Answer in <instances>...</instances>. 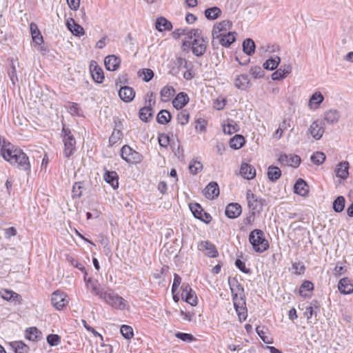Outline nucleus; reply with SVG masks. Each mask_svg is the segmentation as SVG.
Masks as SVG:
<instances>
[{"label": "nucleus", "instance_id": "nucleus-32", "mask_svg": "<svg viewBox=\"0 0 353 353\" xmlns=\"http://www.w3.org/2000/svg\"><path fill=\"white\" fill-rule=\"evenodd\" d=\"M189 101V97L186 94L181 92L173 99V106L176 109H181Z\"/></svg>", "mask_w": 353, "mask_h": 353}, {"label": "nucleus", "instance_id": "nucleus-36", "mask_svg": "<svg viewBox=\"0 0 353 353\" xmlns=\"http://www.w3.org/2000/svg\"><path fill=\"white\" fill-rule=\"evenodd\" d=\"M156 28L159 32L165 30H171L172 28V23L164 17H159L156 21Z\"/></svg>", "mask_w": 353, "mask_h": 353}, {"label": "nucleus", "instance_id": "nucleus-20", "mask_svg": "<svg viewBox=\"0 0 353 353\" xmlns=\"http://www.w3.org/2000/svg\"><path fill=\"white\" fill-rule=\"evenodd\" d=\"M240 174L245 179L251 180L256 176L255 168L246 163H242L240 168Z\"/></svg>", "mask_w": 353, "mask_h": 353}, {"label": "nucleus", "instance_id": "nucleus-60", "mask_svg": "<svg viewBox=\"0 0 353 353\" xmlns=\"http://www.w3.org/2000/svg\"><path fill=\"white\" fill-rule=\"evenodd\" d=\"M250 74L254 79H259L263 77V71L260 66L251 68Z\"/></svg>", "mask_w": 353, "mask_h": 353}, {"label": "nucleus", "instance_id": "nucleus-47", "mask_svg": "<svg viewBox=\"0 0 353 353\" xmlns=\"http://www.w3.org/2000/svg\"><path fill=\"white\" fill-rule=\"evenodd\" d=\"M325 158V154L323 152H315L311 155L310 160L314 164L319 165L324 163Z\"/></svg>", "mask_w": 353, "mask_h": 353}, {"label": "nucleus", "instance_id": "nucleus-48", "mask_svg": "<svg viewBox=\"0 0 353 353\" xmlns=\"http://www.w3.org/2000/svg\"><path fill=\"white\" fill-rule=\"evenodd\" d=\"M152 116V109L150 106H145L139 110V118L144 122H148Z\"/></svg>", "mask_w": 353, "mask_h": 353}, {"label": "nucleus", "instance_id": "nucleus-41", "mask_svg": "<svg viewBox=\"0 0 353 353\" xmlns=\"http://www.w3.org/2000/svg\"><path fill=\"white\" fill-rule=\"evenodd\" d=\"M41 334V332L35 327H29L26 330V338L30 341H37Z\"/></svg>", "mask_w": 353, "mask_h": 353}, {"label": "nucleus", "instance_id": "nucleus-12", "mask_svg": "<svg viewBox=\"0 0 353 353\" xmlns=\"http://www.w3.org/2000/svg\"><path fill=\"white\" fill-rule=\"evenodd\" d=\"M198 249L209 257L214 258L218 256V251L215 245L208 241L200 242L198 245Z\"/></svg>", "mask_w": 353, "mask_h": 353}, {"label": "nucleus", "instance_id": "nucleus-49", "mask_svg": "<svg viewBox=\"0 0 353 353\" xmlns=\"http://www.w3.org/2000/svg\"><path fill=\"white\" fill-rule=\"evenodd\" d=\"M345 198L342 196H338L333 202V209L336 212H341L345 208Z\"/></svg>", "mask_w": 353, "mask_h": 353}, {"label": "nucleus", "instance_id": "nucleus-28", "mask_svg": "<svg viewBox=\"0 0 353 353\" xmlns=\"http://www.w3.org/2000/svg\"><path fill=\"white\" fill-rule=\"evenodd\" d=\"M223 130L225 134H232L239 130V126L232 119H227L222 123Z\"/></svg>", "mask_w": 353, "mask_h": 353}, {"label": "nucleus", "instance_id": "nucleus-13", "mask_svg": "<svg viewBox=\"0 0 353 353\" xmlns=\"http://www.w3.org/2000/svg\"><path fill=\"white\" fill-rule=\"evenodd\" d=\"M341 119L340 112L334 108L325 110L323 112V121L330 125L336 124Z\"/></svg>", "mask_w": 353, "mask_h": 353}, {"label": "nucleus", "instance_id": "nucleus-19", "mask_svg": "<svg viewBox=\"0 0 353 353\" xmlns=\"http://www.w3.org/2000/svg\"><path fill=\"white\" fill-rule=\"evenodd\" d=\"M121 63L119 57L112 54L105 57L104 59V64L105 68L109 71H115L118 70Z\"/></svg>", "mask_w": 353, "mask_h": 353}, {"label": "nucleus", "instance_id": "nucleus-7", "mask_svg": "<svg viewBox=\"0 0 353 353\" xmlns=\"http://www.w3.org/2000/svg\"><path fill=\"white\" fill-rule=\"evenodd\" d=\"M324 132V123L319 119L312 121L307 130V134L310 135L316 141L320 140Z\"/></svg>", "mask_w": 353, "mask_h": 353}, {"label": "nucleus", "instance_id": "nucleus-25", "mask_svg": "<svg viewBox=\"0 0 353 353\" xmlns=\"http://www.w3.org/2000/svg\"><path fill=\"white\" fill-rule=\"evenodd\" d=\"M294 192L301 196H307L309 192L307 183L303 179H299L294 185Z\"/></svg>", "mask_w": 353, "mask_h": 353}, {"label": "nucleus", "instance_id": "nucleus-57", "mask_svg": "<svg viewBox=\"0 0 353 353\" xmlns=\"http://www.w3.org/2000/svg\"><path fill=\"white\" fill-rule=\"evenodd\" d=\"M83 188L81 183L77 182L72 187V197L79 198L82 194V189Z\"/></svg>", "mask_w": 353, "mask_h": 353}, {"label": "nucleus", "instance_id": "nucleus-23", "mask_svg": "<svg viewBox=\"0 0 353 353\" xmlns=\"http://www.w3.org/2000/svg\"><path fill=\"white\" fill-rule=\"evenodd\" d=\"M292 72V65L290 64L284 65L272 74V79L274 81H279L284 79Z\"/></svg>", "mask_w": 353, "mask_h": 353}, {"label": "nucleus", "instance_id": "nucleus-34", "mask_svg": "<svg viewBox=\"0 0 353 353\" xmlns=\"http://www.w3.org/2000/svg\"><path fill=\"white\" fill-rule=\"evenodd\" d=\"M221 10L217 6L209 8L204 12L205 17L208 20H215L218 19L221 15Z\"/></svg>", "mask_w": 353, "mask_h": 353}, {"label": "nucleus", "instance_id": "nucleus-53", "mask_svg": "<svg viewBox=\"0 0 353 353\" xmlns=\"http://www.w3.org/2000/svg\"><path fill=\"white\" fill-rule=\"evenodd\" d=\"M139 76L143 77L145 82L150 81L154 77V72L151 69L144 68L139 72Z\"/></svg>", "mask_w": 353, "mask_h": 353}, {"label": "nucleus", "instance_id": "nucleus-8", "mask_svg": "<svg viewBox=\"0 0 353 353\" xmlns=\"http://www.w3.org/2000/svg\"><path fill=\"white\" fill-rule=\"evenodd\" d=\"M232 23L230 20H223L214 25L212 35L213 39H219L232 28Z\"/></svg>", "mask_w": 353, "mask_h": 353}, {"label": "nucleus", "instance_id": "nucleus-21", "mask_svg": "<svg viewBox=\"0 0 353 353\" xmlns=\"http://www.w3.org/2000/svg\"><path fill=\"white\" fill-rule=\"evenodd\" d=\"M203 194L209 199H214L219 195V188L216 182H210L204 189Z\"/></svg>", "mask_w": 353, "mask_h": 353}, {"label": "nucleus", "instance_id": "nucleus-3", "mask_svg": "<svg viewBox=\"0 0 353 353\" xmlns=\"http://www.w3.org/2000/svg\"><path fill=\"white\" fill-rule=\"evenodd\" d=\"M101 299H103L107 304L117 310L128 309V301L112 290H106Z\"/></svg>", "mask_w": 353, "mask_h": 353}, {"label": "nucleus", "instance_id": "nucleus-58", "mask_svg": "<svg viewBox=\"0 0 353 353\" xmlns=\"http://www.w3.org/2000/svg\"><path fill=\"white\" fill-rule=\"evenodd\" d=\"M47 342L50 346H57L61 342V338L57 334H49L47 336Z\"/></svg>", "mask_w": 353, "mask_h": 353}, {"label": "nucleus", "instance_id": "nucleus-16", "mask_svg": "<svg viewBox=\"0 0 353 353\" xmlns=\"http://www.w3.org/2000/svg\"><path fill=\"white\" fill-rule=\"evenodd\" d=\"M350 163L343 161L338 163L334 169V172L338 178L345 180L349 176Z\"/></svg>", "mask_w": 353, "mask_h": 353}, {"label": "nucleus", "instance_id": "nucleus-31", "mask_svg": "<svg viewBox=\"0 0 353 353\" xmlns=\"http://www.w3.org/2000/svg\"><path fill=\"white\" fill-rule=\"evenodd\" d=\"M66 25H67L68 30L74 36H81V35H83L85 33L83 27L81 26L76 23L73 19H70V20H68Z\"/></svg>", "mask_w": 353, "mask_h": 353}, {"label": "nucleus", "instance_id": "nucleus-35", "mask_svg": "<svg viewBox=\"0 0 353 353\" xmlns=\"http://www.w3.org/2000/svg\"><path fill=\"white\" fill-rule=\"evenodd\" d=\"M104 179L108 183L110 184L114 189L118 188V175L116 172H106L104 174Z\"/></svg>", "mask_w": 353, "mask_h": 353}, {"label": "nucleus", "instance_id": "nucleus-11", "mask_svg": "<svg viewBox=\"0 0 353 353\" xmlns=\"http://www.w3.org/2000/svg\"><path fill=\"white\" fill-rule=\"evenodd\" d=\"M246 198L248 206L252 211L253 214L262 210L263 203L261 199H259L250 190L247 191Z\"/></svg>", "mask_w": 353, "mask_h": 353}, {"label": "nucleus", "instance_id": "nucleus-44", "mask_svg": "<svg viewBox=\"0 0 353 353\" xmlns=\"http://www.w3.org/2000/svg\"><path fill=\"white\" fill-rule=\"evenodd\" d=\"M245 143V139L242 135L236 134L230 141V146L233 149H239Z\"/></svg>", "mask_w": 353, "mask_h": 353}, {"label": "nucleus", "instance_id": "nucleus-63", "mask_svg": "<svg viewBox=\"0 0 353 353\" xmlns=\"http://www.w3.org/2000/svg\"><path fill=\"white\" fill-rule=\"evenodd\" d=\"M176 337L183 341H192L194 339V336L192 334L181 332H177Z\"/></svg>", "mask_w": 353, "mask_h": 353}, {"label": "nucleus", "instance_id": "nucleus-37", "mask_svg": "<svg viewBox=\"0 0 353 353\" xmlns=\"http://www.w3.org/2000/svg\"><path fill=\"white\" fill-rule=\"evenodd\" d=\"M280 61V57L279 56L274 55L268 59L263 63V66L266 70H273L278 67Z\"/></svg>", "mask_w": 353, "mask_h": 353}, {"label": "nucleus", "instance_id": "nucleus-6", "mask_svg": "<svg viewBox=\"0 0 353 353\" xmlns=\"http://www.w3.org/2000/svg\"><path fill=\"white\" fill-rule=\"evenodd\" d=\"M121 155L122 159L129 163L136 164L141 161V155L126 145L121 148Z\"/></svg>", "mask_w": 353, "mask_h": 353}, {"label": "nucleus", "instance_id": "nucleus-5", "mask_svg": "<svg viewBox=\"0 0 353 353\" xmlns=\"http://www.w3.org/2000/svg\"><path fill=\"white\" fill-rule=\"evenodd\" d=\"M63 141L64 143L63 154L65 157H70L76 150V141L69 129H62Z\"/></svg>", "mask_w": 353, "mask_h": 353}, {"label": "nucleus", "instance_id": "nucleus-55", "mask_svg": "<svg viewBox=\"0 0 353 353\" xmlns=\"http://www.w3.org/2000/svg\"><path fill=\"white\" fill-rule=\"evenodd\" d=\"M190 32V29H188V28H179V29L175 30L172 32V36L175 39H178V38H179L181 36H184L185 37H184L183 39H186L187 37H188V34Z\"/></svg>", "mask_w": 353, "mask_h": 353}, {"label": "nucleus", "instance_id": "nucleus-42", "mask_svg": "<svg viewBox=\"0 0 353 353\" xmlns=\"http://www.w3.org/2000/svg\"><path fill=\"white\" fill-rule=\"evenodd\" d=\"M10 70L8 72V75L13 85H14L18 81V78L17 76V67L19 63L17 61H14L12 58L10 59Z\"/></svg>", "mask_w": 353, "mask_h": 353}, {"label": "nucleus", "instance_id": "nucleus-52", "mask_svg": "<svg viewBox=\"0 0 353 353\" xmlns=\"http://www.w3.org/2000/svg\"><path fill=\"white\" fill-rule=\"evenodd\" d=\"M190 209L192 211L195 218L199 219L202 217L203 210L201 206L198 203L190 204Z\"/></svg>", "mask_w": 353, "mask_h": 353}, {"label": "nucleus", "instance_id": "nucleus-43", "mask_svg": "<svg viewBox=\"0 0 353 353\" xmlns=\"http://www.w3.org/2000/svg\"><path fill=\"white\" fill-rule=\"evenodd\" d=\"M243 52L249 56L253 54L255 52V43L254 41L251 39H245L243 43Z\"/></svg>", "mask_w": 353, "mask_h": 353}, {"label": "nucleus", "instance_id": "nucleus-46", "mask_svg": "<svg viewBox=\"0 0 353 353\" xmlns=\"http://www.w3.org/2000/svg\"><path fill=\"white\" fill-rule=\"evenodd\" d=\"M171 119L170 113L166 110H161L157 117V121L160 124H166Z\"/></svg>", "mask_w": 353, "mask_h": 353}, {"label": "nucleus", "instance_id": "nucleus-50", "mask_svg": "<svg viewBox=\"0 0 353 353\" xmlns=\"http://www.w3.org/2000/svg\"><path fill=\"white\" fill-rule=\"evenodd\" d=\"M313 283L309 281H305L300 287L299 294L301 296H307V292L312 290Z\"/></svg>", "mask_w": 353, "mask_h": 353}, {"label": "nucleus", "instance_id": "nucleus-22", "mask_svg": "<svg viewBox=\"0 0 353 353\" xmlns=\"http://www.w3.org/2000/svg\"><path fill=\"white\" fill-rule=\"evenodd\" d=\"M120 99L125 102H130L135 96V92L132 88L129 86L121 87L119 91Z\"/></svg>", "mask_w": 353, "mask_h": 353}, {"label": "nucleus", "instance_id": "nucleus-51", "mask_svg": "<svg viewBox=\"0 0 353 353\" xmlns=\"http://www.w3.org/2000/svg\"><path fill=\"white\" fill-rule=\"evenodd\" d=\"M120 332L123 336L126 339H130L134 336L133 329L129 325H123L121 327Z\"/></svg>", "mask_w": 353, "mask_h": 353}, {"label": "nucleus", "instance_id": "nucleus-18", "mask_svg": "<svg viewBox=\"0 0 353 353\" xmlns=\"http://www.w3.org/2000/svg\"><path fill=\"white\" fill-rule=\"evenodd\" d=\"M233 299L234 306L239 316V321H245L247 318V310L245 306V302L243 301V299H241L239 301H238L236 295L234 296Z\"/></svg>", "mask_w": 353, "mask_h": 353}, {"label": "nucleus", "instance_id": "nucleus-26", "mask_svg": "<svg viewBox=\"0 0 353 353\" xmlns=\"http://www.w3.org/2000/svg\"><path fill=\"white\" fill-rule=\"evenodd\" d=\"M85 284L88 288L90 289L92 292L95 295L98 296L100 299L102 297L103 294L105 292L103 289H100L98 285L97 281H92L91 278L86 279V276H84Z\"/></svg>", "mask_w": 353, "mask_h": 353}, {"label": "nucleus", "instance_id": "nucleus-14", "mask_svg": "<svg viewBox=\"0 0 353 353\" xmlns=\"http://www.w3.org/2000/svg\"><path fill=\"white\" fill-rule=\"evenodd\" d=\"M324 99V96L320 91H315L308 101V108L311 110H318L323 102Z\"/></svg>", "mask_w": 353, "mask_h": 353}, {"label": "nucleus", "instance_id": "nucleus-4", "mask_svg": "<svg viewBox=\"0 0 353 353\" xmlns=\"http://www.w3.org/2000/svg\"><path fill=\"white\" fill-rule=\"evenodd\" d=\"M249 241L256 252H263L269 248L268 242L264 236V232L261 230H252L249 235Z\"/></svg>", "mask_w": 353, "mask_h": 353}, {"label": "nucleus", "instance_id": "nucleus-54", "mask_svg": "<svg viewBox=\"0 0 353 353\" xmlns=\"http://www.w3.org/2000/svg\"><path fill=\"white\" fill-rule=\"evenodd\" d=\"M203 165L200 161L193 160L189 165V170L192 174H196L199 171L201 170Z\"/></svg>", "mask_w": 353, "mask_h": 353}, {"label": "nucleus", "instance_id": "nucleus-1", "mask_svg": "<svg viewBox=\"0 0 353 353\" xmlns=\"http://www.w3.org/2000/svg\"><path fill=\"white\" fill-rule=\"evenodd\" d=\"M0 155L19 170L30 172V163L26 154L22 150L15 148L6 139L1 138Z\"/></svg>", "mask_w": 353, "mask_h": 353}, {"label": "nucleus", "instance_id": "nucleus-56", "mask_svg": "<svg viewBox=\"0 0 353 353\" xmlns=\"http://www.w3.org/2000/svg\"><path fill=\"white\" fill-rule=\"evenodd\" d=\"M177 121L181 125H185L188 123L189 121V113L187 110H183L177 114Z\"/></svg>", "mask_w": 353, "mask_h": 353}, {"label": "nucleus", "instance_id": "nucleus-2", "mask_svg": "<svg viewBox=\"0 0 353 353\" xmlns=\"http://www.w3.org/2000/svg\"><path fill=\"white\" fill-rule=\"evenodd\" d=\"M208 40L206 36L199 29H190L188 37L183 39V47H191L192 53L196 57H201L206 52Z\"/></svg>", "mask_w": 353, "mask_h": 353}, {"label": "nucleus", "instance_id": "nucleus-39", "mask_svg": "<svg viewBox=\"0 0 353 353\" xmlns=\"http://www.w3.org/2000/svg\"><path fill=\"white\" fill-rule=\"evenodd\" d=\"M268 177L272 181H277L281 176L280 168L276 166L270 165L268 169Z\"/></svg>", "mask_w": 353, "mask_h": 353}, {"label": "nucleus", "instance_id": "nucleus-30", "mask_svg": "<svg viewBox=\"0 0 353 353\" xmlns=\"http://www.w3.org/2000/svg\"><path fill=\"white\" fill-rule=\"evenodd\" d=\"M234 85L240 90H246L250 86V79L247 74L238 75L234 80Z\"/></svg>", "mask_w": 353, "mask_h": 353}, {"label": "nucleus", "instance_id": "nucleus-33", "mask_svg": "<svg viewBox=\"0 0 353 353\" xmlns=\"http://www.w3.org/2000/svg\"><path fill=\"white\" fill-rule=\"evenodd\" d=\"M174 94L175 90L174 88L170 85H165L161 89L160 92L161 100L163 102H168L170 101Z\"/></svg>", "mask_w": 353, "mask_h": 353}, {"label": "nucleus", "instance_id": "nucleus-29", "mask_svg": "<svg viewBox=\"0 0 353 353\" xmlns=\"http://www.w3.org/2000/svg\"><path fill=\"white\" fill-rule=\"evenodd\" d=\"M0 296L6 301H12L19 303L21 301V296L12 290H1L0 291Z\"/></svg>", "mask_w": 353, "mask_h": 353}, {"label": "nucleus", "instance_id": "nucleus-38", "mask_svg": "<svg viewBox=\"0 0 353 353\" xmlns=\"http://www.w3.org/2000/svg\"><path fill=\"white\" fill-rule=\"evenodd\" d=\"M30 28L33 41L38 45L41 44L43 42V37L37 26L34 23H31Z\"/></svg>", "mask_w": 353, "mask_h": 353}, {"label": "nucleus", "instance_id": "nucleus-17", "mask_svg": "<svg viewBox=\"0 0 353 353\" xmlns=\"http://www.w3.org/2000/svg\"><path fill=\"white\" fill-rule=\"evenodd\" d=\"M90 70L93 80L97 83H102L104 79L103 71L96 61H91L90 65Z\"/></svg>", "mask_w": 353, "mask_h": 353}, {"label": "nucleus", "instance_id": "nucleus-15", "mask_svg": "<svg viewBox=\"0 0 353 353\" xmlns=\"http://www.w3.org/2000/svg\"><path fill=\"white\" fill-rule=\"evenodd\" d=\"M182 288V299H184L188 303L190 304L192 306L196 305L197 304V297L196 296L195 292L192 290V288L188 285H183Z\"/></svg>", "mask_w": 353, "mask_h": 353}, {"label": "nucleus", "instance_id": "nucleus-24", "mask_svg": "<svg viewBox=\"0 0 353 353\" xmlns=\"http://www.w3.org/2000/svg\"><path fill=\"white\" fill-rule=\"evenodd\" d=\"M338 289L341 293L349 294L353 292V284L348 278L345 277L339 281Z\"/></svg>", "mask_w": 353, "mask_h": 353}, {"label": "nucleus", "instance_id": "nucleus-64", "mask_svg": "<svg viewBox=\"0 0 353 353\" xmlns=\"http://www.w3.org/2000/svg\"><path fill=\"white\" fill-rule=\"evenodd\" d=\"M112 346L108 344L102 343L98 350V353H112Z\"/></svg>", "mask_w": 353, "mask_h": 353}, {"label": "nucleus", "instance_id": "nucleus-10", "mask_svg": "<svg viewBox=\"0 0 353 353\" xmlns=\"http://www.w3.org/2000/svg\"><path fill=\"white\" fill-rule=\"evenodd\" d=\"M277 161L281 165L294 168H297L301 163L300 157L296 154H280L278 156Z\"/></svg>", "mask_w": 353, "mask_h": 353}, {"label": "nucleus", "instance_id": "nucleus-27", "mask_svg": "<svg viewBox=\"0 0 353 353\" xmlns=\"http://www.w3.org/2000/svg\"><path fill=\"white\" fill-rule=\"evenodd\" d=\"M225 215L230 219H235L241 213V206L238 203L228 204L225 208Z\"/></svg>", "mask_w": 353, "mask_h": 353}, {"label": "nucleus", "instance_id": "nucleus-59", "mask_svg": "<svg viewBox=\"0 0 353 353\" xmlns=\"http://www.w3.org/2000/svg\"><path fill=\"white\" fill-rule=\"evenodd\" d=\"M314 309H318V306L315 304L313 305L311 304L310 306L306 307L304 312V316L307 318V320L311 319L313 315L316 316V312L314 310Z\"/></svg>", "mask_w": 353, "mask_h": 353}, {"label": "nucleus", "instance_id": "nucleus-61", "mask_svg": "<svg viewBox=\"0 0 353 353\" xmlns=\"http://www.w3.org/2000/svg\"><path fill=\"white\" fill-rule=\"evenodd\" d=\"M256 332L257 334H259V336H260V338L261 339V340L265 343H267V344H270L272 343V339L270 338L269 336H265V332L260 330V327H257L256 329Z\"/></svg>", "mask_w": 353, "mask_h": 353}, {"label": "nucleus", "instance_id": "nucleus-9", "mask_svg": "<svg viewBox=\"0 0 353 353\" xmlns=\"http://www.w3.org/2000/svg\"><path fill=\"white\" fill-rule=\"evenodd\" d=\"M51 302L56 310H61L68 304L69 301L65 292L57 290L52 294Z\"/></svg>", "mask_w": 353, "mask_h": 353}, {"label": "nucleus", "instance_id": "nucleus-45", "mask_svg": "<svg viewBox=\"0 0 353 353\" xmlns=\"http://www.w3.org/2000/svg\"><path fill=\"white\" fill-rule=\"evenodd\" d=\"M220 43L225 47H228L235 41V37L233 32H228L218 39Z\"/></svg>", "mask_w": 353, "mask_h": 353}, {"label": "nucleus", "instance_id": "nucleus-40", "mask_svg": "<svg viewBox=\"0 0 353 353\" xmlns=\"http://www.w3.org/2000/svg\"><path fill=\"white\" fill-rule=\"evenodd\" d=\"M13 353H28L29 347L22 341H14L10 343Z\"/></svg>", "mask_w": 353, "mask_h": 353}, {"label": "nucleus", "instance_id": "nucleus-62", "mask_svg": "<svg viewBox=\"0 0 353 353\" xmlns=\"http://www.w3.org/2000/svg\"><path fill=\"white\" fill-rule=\"evenodd\" d=\"M170 142L169 137L165 134H161L159 137V143L161 147L166 148Z\"/></svg>", "mask_w": 353, "mask_h": 353}]
</instances>
